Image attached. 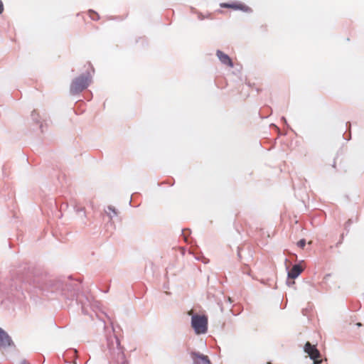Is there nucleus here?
I'll return each mask as SVG.
<instances>
[{"label":"nucleus","instance_id":"14","mask_svg":"<svg viewBox=\"0 0 364 364\" xmlns=\"http://www.w3.org/2000/svg\"><path fill=\"white\" fill-rule=\"evenodd\" d=\"M357 325H358V326H361V323H357Z\"/></svg>","mask_w":364,"mask_h":364},{"label":"nucleus","instance_id":"5","mask_svg":"<svg viewBox=\"0 0 364 364\" xmlns=\"http://www.w3.org/2000/svg\"><path fill=\"white\" fill-rule=\"evenodd\" d=\"M13 344L9 336L0 328V348L8 347Z\"/></svg>","mask_w":364,"mask_h":364},{"label":"nucleus","instance_id":"7","mask_svg":"<svg viewBox=\"0 0 364 364\" xmlns=\"http://www.w3.org/2000/svg\"><path fill=\"white\" fill-rule=\"evenodd\" d=\"M192 358L194 360V364H211L206 355L193 353H192Z\"/></svg>","mask_w":364,"mask_h":364},{"label":"nucleus","instance_id":"9","mask_svg":"<svg viewBox=\"0 0 364 364\" xmlns=\"http://www.w3.org/2000/svg\"><path fill=\"white\" fill-rule=\"evenodd\" d=\"M88 14H89V16L90 17L91 19L94 20V21H97L100 19V16L99 14L94 11H88Z\"/></svg>","mask_w":364,"mask_h":364},{"label":"nucleus","instance_id":"2","mask_svg":"<svg viewBox=\"0 0 364 364\" xmlns=\"http://www.w3.org/2000/svg\"><path fill=\"white\" fill-rule=\"evenodd\" d=\"M90 82L87 76L81 75L74 79L70 85V92L73 95L77 94L87 87Z\"/></svg>","mask_w":364,"mask_h":364},{"label":"nucleus","instance_id":"3","mask_svg":"<svg viewBox=\"0 0 364 364\" xmlns=\"http://www.w3.org/2000/svg\"><path fill=\"white\" fill-rule=\"evenodd\" d=\"M304 351L309 355L311 359L314 360V364H321L322 363V359H320L321 353L316 346L311 345L309 342H306L304 346Z\"/></svg>","mask_w":364,"mask_h":364},{"label":"nucleus","instance_id":"4","mask_svg":"<svg viewBox=\"0 0 364 364\" xmlns=\"http://www.w3.org/2000/svg\"><path fill=\"white\" fill-rule=\"evenodd\" d=\"M220 6L223 8H228L232 9L234 10H241L245 12H249L251 11V9L247 6L243 4H237V3H232V4H226L223 3L220 4Z\"/></svg>","mask_w":364,"mask_h":364},{"label":"nucleus","instance_id":"6","mask_svg":"<svg viewBox=\"0 0 364 364\" xmlns=\"http://www.w3.org/2000/svg\"><path fill=\"white\" fill-rule=\"evenodd\" d=\"M216 55L223 64L230 68H233V63L231 58L227 54L224 53L221 50H217Z\"/></svg>","mask_w":364,"mask_h":364},{"label":"nucleus","instance_id":"12","mask_svg":"<svg viewBox=\"0 0 364 364\" xmlns=\"http://www.w3.org/2000/svg\"><path fill=\"white\" fill-rule=\"evenodd\" d=\"M21 364H29L26 360H23Z\"/></svg>","mask_w":364,"mask_h":364},{"label":"nucleus","instance_id":"10","mask_svg":"<svg viewBox=\"0 0 364 364\" xmlns=\"http://www.w3.org/2000/svg\"><path fill=\"white\" fill-rule=\"evenodd\" d=\"M297 245L301 247V248H304L306 245V241L304 239H301L298 242H297Z\"/></svg>","mask_w":364,"mask_h":364},{"label":"nucleus","instance_id":"13","mask_svg":"<svg viewBox=\"0 0 364 364\" xmlns=\"http://www.w3.org/2000/svg\"><path fill=\"white\" fill-rule=\"evenodd\" d=\"M192 314H193V310H191L188 311V315H192Z\"/></svg>","mask_w":364,"mask_h":364},{"label":"nucleus","instance_id":"1","mask_svg":"<svg viewBox=\"0 0 364 364\" xmlns=\"http://www.w3.org/2000/svg\"><path fill=\"white\" fill-rule=\"evenodd\" d=\"M191 326L196 334L206 333L208 330V318L205 315H193Z\"/></svg>","mask_w":364,"mask_h":364},{"label":"nucleus","instance_id":"8","mask_svg":"<svg viewBox=\"0 0 364 364\" xmlns=\"http://www.w3.org/2000/svg\"><path fill=\"white\" fill-rule=\"evenodd\" d=\"M302 271L303 268L300 265L295 264L289 272L288 276L291 279H295L302 272Z\"/></svg>","mask_w":364,"mask_h":364},{"label":"nucleus","instance_id":"11","mask_svg":"<svg viewBox=\"0 0 364 364\" xmlns=\"http://www.w3.org/2000/svg\"><path fill=\"white\" fill-rule=\"evenodd\" d=\"M4 11V5L2 1L0 0V14H1Z\"/></svg>","mask_w":364,"mask_h":364}]
</instances>
